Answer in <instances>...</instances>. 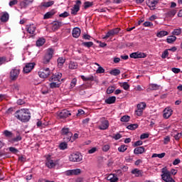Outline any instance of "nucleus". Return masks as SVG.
<instances>
[{
    "label": "nucleus",
    "mask_w": 182,
    "mask_h": 182,
    "mask_svg": "<svg viewBox=\"0 0 182 182\" xmlns=\"http://www.w3.org/2000/svg\"><path fill=\"white\" fill-rule=\"evenodd\" d=\"M15 117L22 122V123H28L31 120V112L29 109H21L15 112Z\"/></svg>",
    "instance_id": "f257e3e1"
},
{
    "label": "nucleus",
    "mask_w": 182,
    "mask_h": 182,
    "mask_svg": "<svg viewBox=\"0 0 182 182\" xmlns=\"http://www.w3.org/2000/svg\"><path fill=\"white\" fill-rule=\"evenodd\" d=\"M171 174L173 176H176L177 174V170L172 169L171 171L167 170L166 167H164L162 168V174H161V178L165 182H176L174 179L171 177Z\"/></svg>",
    "instance_id": "f03ea898"
},
{
    "label": "nucleus",
    "mask_w": 182,
    "mask_h": 182,
    "mask_svg": "<svg viewBox=\"0 0 182 182\" xmlns=\"http://www.w3.org/2000/svg\"><path fill=\"white\" fill-rule=\"evenodd\" d=\"M61 134L63 136L64 141L69 142L72 140V137H73V133L70 132V129L67 127H63L61 129Z\"/></svg>",
    "instance_id": "7ed1b4c3"
},
{
    "label": "nucleus",
    "mask_w": 182,
    "mask_h": 182,
    "mask_svg": "<svg viewBox=\"0 0 182 182\" xmlns=\"http://www.w3.org/2000/svg\"><path fill=\"white\" fill-rule=\"evenodd\" d=\"M54 52H55V50L52 48H48L47 50V52L43 59V63L44 65H47V63H49V62H50V59H52V58H53Z\"/></svg>",
    "instance_id": "20e7f679"
},
{
    "label": "nucleus",
    "mask_w": 182,
    "mask_h": 182,
    "mask_svg": "<svg viewBox=\"0 0 182 182\" xmlns=\"http://www.w3.org/2000/svg\"><path fill=\"white\" fill-rule=\"evenodd\" d=\"M69 160L73 163H79L83 160V156L79 152L73 153L69 156Z\"/></svg>",
    "instance_id": "39448f33"
},
{
    "label": "nucleus",
    "mask_w": 182,
    "mask_h": 182,
    "mask_svg": "<svg viewBox=\"0 0 182 182\" xmlns=\"http://www.w3.org/2000/svg\"><path fill=\"white\" fill-rule=\"evenodd\" d=\"M119 32H120L119 28L111 29L107 33L105 36H102V39H109V38H112L115 36V35H117Z\"/></svg>",
    "instance_id": "423d86ee"
},
{
    "label": "nucleus",
    "mask_w": 182,
    "mask_h": 182,
    "mask_svg": "<svg viewBox=\"0 0 182 182\" xmlns=\"http://www.w3.org/2000/svg\"><path fill=\"white\" fill-rule=\"evenodd\" d=\"M50 75V70L49 69V68H41L38 72V75L42 79H46V77H49Z\"/></svg>",
    "instance_id": "0eeeda50"
},
{
    "label": "nucleus",
    "mask_w": 182,
    "mask_h": 182,
    "mask_svg": "<svg viewBox=\"0 0 182 182\" xmlns=\"http://www.w3.org/2000/svg\"><path fill=\"white\" fill-rule=\"evenodd\" d=\"M19 73H21V70L14 68L10 72V79L11 80L15 81L19 77Z\"/></svg>",
    "instance_id": "6e6552de"
},
{
    "label": "nucleus",
    "mask_w": 182,
    "mask_h": 182,
    "mask_svg": "<svg viewBox=\"0 0 182 182\" xmlns=\"http://www.w3.org/2000/svg\"><path fill=\"white\" fill-rule=\"evenodd\" d=\"M80 5H82V1L77 0L76 4L71 9V15H77V12L80 11Z\"/></svg>",
    "instance_id": "1a4fd4ad"
},
{
    "label": "nucleus",
    "mask_w": 182,
    "mask_h": 182,
    "mask_svg": "<svg viewBox=\"0 0 182 182\" xmlns=\"http://www.w3.org/2000/svg\"><path fill=\"white\" fill-rule=\"evenodd\" d=\"M100 125H99L98 129L100 130H107L109 129V122L105 118H102L100 119Z\"/></svg>",
    "instance_id": "9d476101"
},
{
    "label": "nucleus",
    "mask_w": 182,
    "mask_h": 182,
    "mask_svg": "<svg viewBox=\"0 0 182 182\" xmlns=\"http://www.w3.org/2000/svg\"><path fill=\"white\" fill-rule=\"evenodd\" d=\"M57 115L59 119H66L69 116H72V114L68 109H63L61 112H58Z\"/></svg>",
    "instance_id": "9b49d317"
},
{
    "label": "nucleus",
    "mask_w": 182,
    "mask_h": 182,
    "mask_svg": "<svg viewBox=\"0 0 182 182\" xmlns=\"http://www.w3.org/2000/svg\"><path fill=\"white\" fill-rule=\"evenodd\" d=\"M35 65H36L35 63H26L25 67L23 69V71L24 72V73H29L30 72L32 71L33 68H35Z\"/></svg>",
    "instance_id": "f8f14e48"
},
{
    "label": "nucleus",
    "mask_w": 182,
    "mask_h": 182,
    "mask_svg": "<svg viewBox=\"0 0 182 182\" xmlns=\"http://www.w3.org/2000/svg\"><path fill=\"white\" fill-rule=\"evenodd\" d=\"M60 79H62V73H58L54 75H53L50 77V82H57L58 83H60Z\"/></svg>",
    "instance_id": "ddd939ff"
},
{
    "label": "nucleus",
    "mask_w": 182,
    "mask_h": 182,
    "mask_svg": "<svg viewBox=\"0 0 182 182\" xmlns=\"http://www.w3.org/2000/svg\"><path fill=\"white\" fill-rule=\"evenodd\" d=\"M26 31L30 33V35H33L35 33V31H36V26L33 24H30L26 26Z\"/></svg>",
    "instance_id": "4468645a"
},
{
    "label": "nucleus",
    "mask_w": 182,
    "mask_h": 182,
    "mask_svg": "<svg viewBox=\"0 0 182 182\" xmlns=\"http://www.w3.org/2000/svg\"><path fill=\"white\" fill-rule=\"evenodd\" d=\"M21 140H22V136H21V133L19 132V131L16 132V136L14 138H12L11 139L9 140V141L10 143H16L18 141H21Z\"/></svg>",
    "instance_id": "2eb2a0df"
},
{
    "label": "nucleus",
    "mask_w": 182,
    "mask_h": 182,
    "mask_svg": "<svg viewBox=\"0 0 182 182\" xmlns=\"http://www.w3.org/2000/svg\"><path fill=\"white\" fill-rule=\"evenodd\" d=\"M171 114H173V109H171V108L166 107L164 110V119H168V117H170V116H171Z\"/></svg>",
    "instance_id": "dca6fc26"
},
{
    "label": "nucleus",
    "mask_w": 182,
    "mask_h": 182,
    "mask_svg": "<svg viewBox=\"0 0 182 182\" xmlns=\"http://www.w3.org/2000/svg\"><path fill=\"white\" fill-rule=\"evenodd\" d=\"M11 90H13L14 93H19L21 90V84L16 82L11 85Z\"/></svg>",
    "instance_id": "f3484780"
},
{
    "label": "nucleus",
    "mask_w": 182,
    "mask_h": 182,
    "mask_svg": "<svg viewBox=\"0 0 182 182\" xmlns=\"http://www.w3.org/2000/svg\"><path fill=\"white\" fill-rule=\"evenodd\" d=\"M144 151H146L144 147L139 146V147H136L134 149V154H143V153H144Z\"/></svg>",
    "instance_id": "a211bd4d"
},
{
    "label": "nucleus",
    "mask_w": 182,
    "mask_h": 182,
    "mask_svg": "<svg viewBox=\"0 0 182 182\" xmlns=\"http://www.w3.org/2000/svg\"><path fill=\"white\" fill-rule=\"evenodd\" d=\"M49 86L50 89H56L58 87H60V85H62V82H58L55 81H50Z\"/></svg>",
    "instance_id": "6ab92c4d"
},
{
    "label": "nucleus",
    "mask_w": 182,
    "mask_h": 182,
    "mask_svg": "<svg viewBox=\"0 0 182 182\" xmlns=\"http://www.w3.org/2000/svg\"><path fill=\"white\" fill-rule=\"evenodd\" d=\"M32 2H33V0H23V1H21L20 6H21V8H26V6L31 5Z\"/></svg>",
    "instance_id": "aec40b11"
},
{
    "label": "nucleus",
    "mask_w": 182,
    "mask_h": 182,
    "mask_svg": "<svg viewBox=\"0 0 182 182\" xmlns=\"http://www.w3.org/2000/svg\"><path fill=\"white\" fill-rule=\"evenodd\" d=\"M72 35H73V38H78L79 36H80V28H74L73 29Z\"/></svg>",
    "instance_id": "412c9836"
},
{
    "label": "nucleus",
    "mask_w": 182,
    "mask_h": 182,
    "mask_svg": "<svg viewBox=\"0 0 182 182\" xmlns=\"http://www.w3.org/2000/svg\"><path fill=\"white\" fill-rule=\"evenodd\" d=\"M62 26H63V23L60 21H55L53 24V29L54 31H58V29Z\"/></svg>",
    "instance_id": "4be33fe9"
},
{
    "label": "nucleus",
    "mask_w": 182,
    "mask_h": 182,
    "mask_svg": "<svg viewBox=\"0 0 182 182\" xmlns=\"http://www.w3.org/2000/svg\"><path fill=\"white\" fill-rule=\"evenodd\" d=\"M80 77L84 82H93V80H95V77L93 75H90L88 77L81 75Z\"/></svg>",
    "instance_id": "5701e85b"
},
{
    "label": "nucleus",
    "mask_w": 182,
    "mask_h": 182,
    "mask_svg": "<svg viewBox=\"0 0 182 182\" xmlns=\"http://www.w3.org/2000/svg\"><path fill=\"white\" fill-rule=\"evenodd\" d=\"M3 134L6 139H12V137H14V134L12 133V132H10L9 130H4L3 132Z\"/></svg>",
    "instance_id": "b1692460"
},
{
    "label": "nucleus",
    "mask_w": 182,
    "mask_h": 182,
    "mask_svg": "<svg viewBox=\"0 0 182 182\" xmlns=\"http://www.w3.org/2000/svg\"><path fill=\"white\" fill-rule=\"evenodd\" d=\"M115 102H116V97L114 96L109 97L107 100H105V103H107V105H113V103H115Z\"/></svg>",
    "instance_id": "393cba45"
},
{
    "label": "nucleus",
    "mask_w": 182,
    "mask_h": 182,
    "mask_svg": "<svg viewBox=\"0 0 182 182\" xmlns=\"http://www.w3.org/2000/svg\"><path fill=\"white\" fill-rule=\"evenodd\" d=\"M177 14V9H169V11L166 13L167 16L169 18H172Z\"/></svg>",
    "instance_id": "a878e982"
},
{
    "label": "nucleus",
    "mask_w": 182,
    "mask_h": 182,
    "mask_svg": "<svg viewBox=\"0 0 182 182\" xmlns=\"http://www.w3.org/2000/svg\"><path fill=\"white\" fill-rule=\"evenodd\" d=\"M46 166L48 167V168H53L56 166L55 164L53 163V160L49 159V158L47 159Z\"/></svg>",
    "instance_id": "bb28decb"
},
{
    "label": "nucleus",
    "mask_w": 182,
    "mask_h": 182,
    "mask_svg": "<svg viewBox=\"0 0 182 182\" xmlns=\"http://www.w3.org/2000/svg\"><path fill=\"white\" fill-rule=\"evenodd\" d=\"M9 20V14L7 12L4 13L1 17V22H8Z\"/></svg>",
    "instance_id": "cd10ccee"
},
{
    "label": "nucleus",
    "mask_w": 182,
    "mask_h": 182,
    "mask_svg": "<svg viewBox=\"0 0 182 182\" xmlns=\"http://www.w3.org/2000/svg\"><path fill=\"white\" fill-rule=\"evenodd\" d=\"M168 35V32L166 31H161L156 33L157 38H163L164 36H167Z\"/></svg>",
    "instance_id": "c85d7f7f"
},
{
    "label": "nucleus",
    "mask_w": 182,
    "mask_h": 182,
    "mask_svg": "<svg viewBox=\"0 0 182 182\" xmlns=\"http://www.w3.org/2000/svg\"><path fill=\"white\" fill-rule=\"evenodd\" d=\"M176 40L177 37H176L175 36H171L167 38L166 42L168 43H173V42H176Z\"/></svg>",
    "instance_id": "c756f323"
},
{
    "label": "nucleus",
    "mask_w": 182,
    "mask_h": 182,
    "mask_svg": "<svg viewBox=\"0 0 182 182\" xmlns=\"http://www.w3.org/2000/svg\"><path fill=\"white\" fill-rule=\"evenodd\" d=\"M68 68L71 70L77 69V63L75 61H70Z\"/></svg>",
    "instance_id": "7c9ffc66"
},
{
    "label": "nucleus",
    "mask_w": 182,
    "mask_h": 182,
    "mask_svg": "<svg viewBox=\"0 0 182 182\" xmlns=\"http://www.w3.org/2000/svg\"><path fill=\"white\" fill-rule=\"evenodd\" d=\"M53 15H55V11H48L47 12L43 18L44 19H49L50 18L53 17Z\"/></svg>",
    "instance_id": "2f4dec72"
},
{
    "label": "nucleus",
    "mask_w": 182,
    "mask_h": 182,
    "mask_svg": "<svg viewBox=\"0 0 182 182\" xmlns=\"http://www.w3.org/2000/svg\"><path fill=\"white\" fill-rule=\"evenodd\" d=\"M148 4L150 8H154V6L159 4V0H149Z\"/></svg>",
    "instance_id": "473e14b6"
},
{
    "label": "nucleus",
    "mask_w": 182,
    "mask_h": 182,
    "mask_svg": "<svg viewBox=\"0 0 182 182\" xmlns=\"http://www.w3.org/2000/svg\"><path fill=\"white\" fill-rule=\"evenodd\" d=\"M55 4V1H47V2H43L41 4L42 6H44V8H49V6H52Z\"/></svg>",
    "instance_id": "72a5a7b5"
},
{
    "label": "nucleus",
    "mask_w": 182,
    "mask_h": 182,
    "mask_svg": "<svg viewBox=\"0 0 182 182\" xmlns=\"http://www.w3.org/2000/svg\"><path fill=\"white\" fill-rule=\"evenodd\" d=\"M107 180L110 182H117L119 178H117V176H115L114 174H111L107 177Z\"/></svg>",
    "instance_id": "f704fd0d"
},
{
    "label": "nucleus",
    "mask_w": 182,
    "mask_h": 182,
    "mask_svg": "<svg viewBox=\"0 0 182 182\" xmlns=\"http://www.w3.org/2000/svg\"><path fill=\"white\" fill-rule=\"evenodd\" d=\"M110 75H112L113 76H119V75H120V70L119 69H114V70H112L110 72H109Z\"/></svg>",
    "instance_id": "c9c22d12"
},
{
    "label": "nucleus",
    "mask_w": 182,
    "mask_h": 182,
    "mask_svg": "<svg viewBox=\"0 0 182 182\" xmlns=\"http://www.w3.org/2000/svg\"><path fill=\"white\" fill-rule=\"evenodd\" d=\"M65 58L60 57L58 59V65L59 68H62V66H63V64L65 63Z\"/></svg>",
    "instance_id": "e433bc0d"
},
{
    "label": "nucleus",
    "mask_w": 182,
    "mask_h": 182,
    "mask_svg": "<svg viewBox=\"0 0 182 182\" xmlns=\"http://www.w3.org/2000/svg\"><path fill=\"white\" fill-rule=\"evenodd\" d=\"M59 147L60 150H66L68 149V141L60 143Z\"/></svg>",
    "instance_id": "4c0bfd02"
},
{
    "label": "nucleus",
    "mask_w": 182,
    "mask_h": 182,
    "mask_svg": "<svg viewBox=\"0 0 182 182\" xmlns=\"http://www.w3.org/2000/svg\"><path fill=\"white\" fill-rule=\"evenodd\" d=\"M151 90H159L160 89V85L157 84H151L149 86Z\"/></svg>",
    "instance_id": "58836bf2"
},
{
    "label": "nucleus",
    "mask_w": 182,
    "mask_h": 182,
    "mask_svg": "<svg viewBox=\"0 0 182 182\" xmlns=\"http://www.w3.org/2000/svg\"><path fill=\"white\" fill-rule=\"evenodd\" d=\"M137 127H139V125L136 124H129L127 127V129H128L129 130H135V129H137Z\"/></svg>",
    "instance_id": "ea45409f"
},
{
    "label": "nucleus",
    "mask_w": 182,
    "mask_h": 182,
    "mask_svg": "<svg viewBox=\"0 0 182 182\" xmlns=\"http://www.w3.org/2000/svg\"><path fill=\"white\" fill-rule=\"evenodd\" d=\"M126 150H127V145H121L119 148H118V151L120 153H124V151H126Z\"/></svg>",
    "instance_id": "a19ab883"
},
{
    "label": "nucleus",
    "mask_w": 182,
    "mask_h": 182,
    "mask_svg": "<svg viewBox=\"0 0 182 182\" xmlns=\"http://www.w3.org/2000/svg\"><path fill=\"white\" fill-rule=\"evenodd\" d=\"M82 46H85V48H92L93 46V42L89 41V42H83L82 43Z\"/></svg>",
    "instance_id": "79ce46f5"
},
{
    "label": "nucleus",
    "mask_w": 182,
    "mask_h": 182,
    "mask_svg": "<svg viewBox=\"0 0 182 182\" xmlns=\"http://www.w3.org/2000/svg\"><path fill=\"white\" fill-rule=\"evenodd\" d=\"M181 28H176L172 32V35L176 36H178V35H181Z\"/></svg>",
    "instance_id": "37998d69"
},
{
    "label": "nucleus",
    "mask_w": 182,
    "mask_h": 182,
    "mask_svg": "<svg viewBox=\"0 0 182 182\" xmlns=\"http://www.w3.org/2000/svg\"><path fill=\"white\" fill-rule=\"evenodd\" d=\"M46 41L44 38H39L37 41H36V45L37 46H43V45H44Z\"/></svg>",
    "instance_id": "c03bdc74"
},
{
    "label": "nucleus",
    "mask_w": 182,
    "mask_h": 182,
    "mask_svg": "<svg viewBox=\"0 0 182 182\" xmlns=\"http://www.w3.org/2000/svg\"><path fill=\"white\" fill-rule=\"evenodd\" d=\"M146 102H141L137 105V109L143 111L144 109H146Z\"/></svg>",
    "instance_id": "a18cd8bd"
},
{
    "label": "nucleus",
    "mask_w": 182,
    "mask_h": 182,
    "mask_svg": "<svg viewBox=\"0 0 182 182\" xmlns=\"http://www.w3.org/2000/svg\"><path fill=\"white\" fill-rule=\"evenodd\" d=\"M72 171H73V176H79V174L82 173V171L79 168L72 169Z\"/></svg>",
    "instance_id": "49530a36"
},
{
    "label": "nucleus",
    "mask_w": 182,
    "mask_h": 182,
    "mask_svg": "<svg viewBox=\"0 0 182 182\" xmlns=\"http://www.w3.org/2000/svg\"><path fill=\"white\" fill-rule=\"evenodd\" d=\"M130 120V117L129 115H125V116H123L122 118H121V122H124L125 123H127V122H129Z\"/></svg>",
    "instance_id": "de8ad7c7"
},
{
    "label": "nucleus",
    "mask_w": 182,
    "mask_h": 182,
    "mask_svg": "<svg viewBox=\"0 0 182 182\" xmlns=\"http://www.w3.org/2000/svg\"><path fill=\"white\" fill-rule=\"evenodd\" d=\"M76 83H77V80L76 78H73L70 82V89H73V87L76 86Z\"/></svg>",
    "instance_id": "09e8293b"
},
{
    "label": "nucleus",
    "mask_w": 182,
    "mask_h": 182,
    "mask_svg": "<svg viewBox=\"0 0 182 182\" xmlns=\"http://www.w3.org/2000/svg\"><path fill=\"white\" fill-rule=\"evenodd\" d=\"M9 151H11V153H13V154H16V153L19 152V151L16 148L12 146L9 147Z\"/></svg>",
    "instance_id": "8fccbe9b"
},
{
    "label": "nucleus",
    "mask_w": 182,
    "mask_h": 182,
    "mask_svg": "<svg viewBox=\"0 0 182 182\" xmlns=\"http://www.w3.org/2000/svg\"><path fill=\"white\" fill-rule=\"evenodd\" d=\"M114 87L112 86V87H109L107 90V95H112V93H113V92H114Z\"/></svg>",
    "instance_id": "3c124183"
},
{
    "label": "nucleus",
    "mask_w": 182,
    "mask_h": 182,
    "mask_svg": "<svg viewBox=\"0 0 182 182\" xmlns=\"http://www.w3.org/2000/svg\"><path fill=\"white\" fill-rule=\"evenodd\" d=\"M92 5H93V4L92 2L85 1L84 3V8H85V9H87V8H90V6H92Z\"/></svg>",
    "instance_id": "603ef678"
},
{
    "label": "nucleus",
    "mask_w": 182,
    "mask_h": 182,
    "mask_svg": "<svg viewBox=\"0 0 182 182\" xmlns=\"http://www.w3.org/2000/svg\"><path fill=\"white\" fill-rule=\"evenodd\" d=\"M137 55H138V59L141 58H146L147 54L144 53H141V52H136Z\"/></svg>",
    "instance_id": "864d4df0"
},
{
    "label": "nucleus",
    "mask_w": 182,
    "mask_h": 182,
    "mask_svg": "<svg viewBox=\"0 0 182 182\" xmlns=\"http://www.w3.org/2000/svg\"><path fill=\"white\" fill-rule=\"evenodd\" d=\"M122 87L124 90H129V89H130V85L127 84V82L122 83Z\"/></svg>",
    "instance_id": "5fc2aeb1"
},
{
    "label": "nucleus",
    "mask_w": 182,
    "mask_h": 182,
    "mask_svg": "<svg viewBox=\"0 0 182 182\" xmlns=\"http://www.w3.org/2000/svg\"><path fill=\"white\" fill-rule=\"evenodd\" d=\"M167 56H168V50H165L164 51V53L161 55V58L162 59H166V58H167Z\"/></svg>",
    "instance_id": "6e6d98bb"
},
{
    "label": "nucleus",
    "mask_w": 182,
    "mask_h": 182,
    "mask_svg": "<svg viewBox=\"0 0 182 182\" xmlns=\"http://www.w3.org/2000/svg\"><path fill=\"white\" fill-rule=\"evenodd\" d=\"M132 174H137L136 175V177H139V175L141 174V172L140 171H139L137 168L134 169L132 171Z\"/></svg>",
    "instance_id": "4d7b16f0"
},
{
    "label": "nucleus",
    "mask_w": 182,
    "mask_h": 182,
    "mask_svg": "<svg viewBox=\"0 0 182 182\" xmlns=\"http://www.w3.org/2000/svg\"><path fill=\"white\" fill-rule=\"evenodd\" d=\"M69 13L68 11H65L59 15L60 18H68L69 16Z\"/></svg>",
    "instance_id": "13d9d810"
},
{
    "label": "nucleus",
    "mask_w": 182,
    "mask_h": 182,
    "mask_svg": "<svg viewBox=\"0 0 182 182\" xmlns=\"http://www.w3.org/2000/svg\"><path fill=\"white\" fill-rule=\"evenodd\" d=\"M129 57L132 58V59H139L137 55V52L131 53Z\"/></svg>",
    "instance_id": "bf43d9fd"
},
{
    "label": "nucleus",
    "mask_w": 182,
    "mask_h": 182,
    "mask_svg": "<svg viewBox=\"0 0 182 182\" xmlns=\"http://www.w3.org/2000/svg\"><path fill=\"white\" fill-rule=\"evenodd\" d=\"M168 143H170V137L168 136H166L164 139V144H168Z\"/></svg>",
    "instance_id": "052dcab7"
},
{
    "label": "nucleus",
    "mask_w": 182,
    "mask_h": 182,
    "mask_svg": "<svg viewBox=\"0 0 182 182\" xmlns=\"http://www.w3.org/2000/svg\"><path fill=\"white\" fill-rule=\"evenodd\" d=\"M141 144H143L142 141H136L134 144V147H138V146H141Z\"/></svg>",
    "instance_id": "680f3d73"
},
{
    "label": "nucleus",
    "mask_w": 182,
    "mask_h": 182,
    "mask_svg": "<svg viewBox=\"0 0 182 182\" xmlns=\"http://www.w3.org/2000/svg\"><path fill=\"white\" fill-rule=\"evenodd\" d=\"M141 140H144V139H149V134H142L140 136Z\"/></svg>",
    "instance_id": "e2e57ef3"
},
{
    "label": "nucleus",
    "mask_w": 182,
    "mask_h": 182,
    "mask_svg": "<svg viewBox=\"0 0 182 182\" xmlns=\"http://www.w3.org/2000/svg\"><path fill=\"white\" fill-rule=\"evenodd\" d=\"M109 149H110V146L107 144L102 146L103 151H109Z\"/></svg>",
    "instance_id": "0e129e2a"
},
{
    "label": "nucleus",
    "mask_w": 182,
    "mask_h": 182,
    "mask_svg": "<svg viewBox=\"0 0 182 182\" xmlns=\"http://www.w3.org/2000/svg\"><path fill=\"white\" fill-rule=\"evenodd\" d=\"M144 26L149 27V26H153V23L149 21H146L143 23Z\"/></svg>",
    "instance_id": "69168bd1"
},
{
    "label": "nucleus",
    "mask_w": 182,
    "mask_h": 182,
    "mask_svg": "<svg viewBox=\"0 0 182 182\" xmlns=\"http://www.w3.org/2000/svg\"><path fill=\"white\" fill-rule=\"evenodd\" d=\"M135 113L136 114V116H141L143 114V110L141 109H138L135 111Z\"/></svg>",
    "instance_id": "338daca9"
},
{
    "label": "nucleus",
    "mask_w": 182,
    "mask_h": 182,
    "mask_svg": "<svg viewBox=\"0 0 182 182\" xmlns=\"http://www.w3.org/2000/svg\"><path fill=\"white\" fill-rule=\"evenodd\" d=\"M97 73H105V68L99 67L98 69L97 70Z\"/></svg>",
    "instance_id": "774afa93"
}]
</instances>
